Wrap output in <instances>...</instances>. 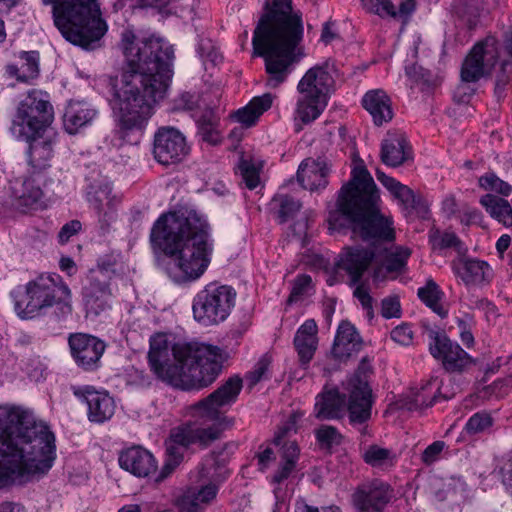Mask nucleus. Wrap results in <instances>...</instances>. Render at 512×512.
I'll use <instances>...</instances> for the list:
<instances>
[{
	"label": "nucleus",
	"mask_w": 512,
	"mask_h": 512,
	"mask_svg": "<svg viewBox=\"0 0 512 512\" xmlns=\"http://www.w3.org/2000/svg\"><path fill=\"white\" fill-rule=\"evenodd\" d=\"M362 105L372 116L373 122L377 126H381L393 118L391 100L381 89L368 91L362 99Z\"/></svg>",
	"instance_id": "31"
},
{
	"label": "nucleus",
	"mask_w": 512,
	"mask_h": 512,
	"mask_svg": "<svg viewBox=\"0 0 512 512\" xmlns=\"http://www.w3.org/2000/svg\"><path fill=\"white\" fill-rule=\"evenodd\" d=\"M312 278L307 274L298 275L293 281L292 289L287 303L292 304L300 300L311 289Z\"/></svg>",
	"instance_id": "48"
},
{
	"label": "nucleus",
	"mask_w": 512,
	"mask_h": 512,
	"mask_svg": "<svg viewBox=\"0 0 512 512\" xmlns=\"http://www.w3.org/2000/svg\"><path fill=\"white\" fill-rule=\"evenodd\" d=\"M364 8L380 17H397V10L390 0H361Z\"/></svg>",
	"instance_id": "47"
},
{
	"label": "nucleus",
	"mask_w": 512,
	"mask_h": 512,
	"mask_svg": "<svg viewBox=\"0 0 512 512\" xmlns=\"http://www.w3.org/2000/svg\"><path fill=\"white\" fill-rule=\"evenodd\" d=\"M39 60L38 51H21L18 55V63L6 65V74L18 82L30 83L39 76Z\"/></svg>",
	"instance_id": "30"
},
{
	"label": "nucleus",
	"mask_w": 512,
	"mask_h": 512,
	"mask_svg": "<svg viewBox=\"0 0 512 512\" xmlns=\"http://www.w3.org/2000/svg\"><path fill=\"white\" fill-rule=\"evenodd\" d=\"M71 355L76 364L85 371H94L99 367L106 344L99 338L84 334H71L68 338Z\"/></svg>",
	"instance_id": "19"
},
{
	"label": "nucleus",
	"mask_w": 512,
	"mask_h": 512,
	"mask_svg": "<svg viewBox=\"0 0 512 512\" xmlns=\"http://www.w3.org/2000/svg\"><path fill=\"white\" fill-rule=\"evenodd\" d=\"M52 7L54 25L71 44L94 50L108 30L98 0H42Z\"/></svg>",
	"instance_id": "8"
},
{
	"label": "nucleus",
	"mask_w": 512,
	"mask_h": 512,
	"mask_svg": "<svg viewBox=\"0 0 512 512\" xmlns=\"http://www.w3.org/2000/svg\"><path fill=\"white\" fill-rule=\"evenodd\" d=\"M330 165L323 158H307L301 162L297 171V180L307 190L316 191L326 188Z\"/></svg>",
	"instance_id": "24"
},
{
	"label": "nucleus",
	"mask_w": 512,
	"mask_h": 512,
	"mask_svg": "<svg viewBox=\"0 0 512 512\" xmlns=\"http://www.w3.org/2000/svg\"><path fill=\"white\" fill-rule=\"evenodd\" d=\"M83 291L97 292V291H105L107 294H111L109 285L106 281V278H103L99 275H93L88 286L84 288Z\"/></svg>",
	"instance_id": "62"
},
{
	"label": "nucleus",
	"mask_w": 512,
	"mask_h": 512,
	"mask_svg": "<svg viewBox=\"0 0 512 512\" xmlns=\"http://www.w3.org/2000/svg\"><path fill=\"white\" fill-rule=\"evenodd\" d=\"M82 228L79 220H71L64 224L58 233V241L61 244L67 243L70 238L76 235Z\"/></svg>",
	"instance_id": "59"
},
{
	"label": "nucleus",
	"mask_w": 512,
	"mask_h": 512,
	"mask_svg": "<svg viewBox=\"0 0 512 512\" xmlns=\"http://www.w3.org/2000/svg\"><path fill=\"white\" fill-rule=\"evenodd\" d=\"M417 295L427 307L441 318L447 316L448 310L441 303L444 293L434 280L428 279L425 286L418 289Z\"/></svg>",
	"instance_id": "37"
},
{
	"label": "nucleus",
	"mask_w": 512,
	"mask_h": 512,
	"mask_svg": "<svg viewBox=\"0 0 512 512\" xmlns=\"http://www.w3.org/2000/svg\"><path fill=\"white\" fill-rule=\"evenodd\" d=\"M381 315L386 319L401 317V305L398 296H388L382 300Z\"/></svg>",
	"instance_id": "53"
},
{
	"label": "nucleus",
	"mask_w": 512,
	"mask_h": 512,
	"mask_svg": "<svg viewBox=\"0 0 512 512\" xmlns=\"http://www.w3.org/2000/svg\"><path fill=\"white\" fill-rule=\"evenodd\" d=\"M502 484L512 496V454L500 469Z\"/></svg>",
	"instance_id": "61"
},
{
	"label": "nucleus",
	"mask_w": 512,
	"mask_h": 512,
	"mask_svg": "<svg viewBox=\"0 0 512 512\" xmlns=\"http://www.w3.org/2000/svg\"><path fill=\"white\" fill-rule=\"evenodd\" d=\"M272 201L279 206L278 218L280 223L294 217L301 208V203L287 194H277Z\"/></svg>",
	"instance_id": "42"
},
{
	"label": "nucleus",
	"mask_w": 512,
	"mask_h": 512,
	"mask_svg": "<svg viewBox=\"0 0 512 512\" xmlns=\"http://www.w3.org/2000/svg\"><path fill=\"white\" fill-rule=\"evenodd\" d=\"M190 147L184 134L171 126L158 128L153 138V157L161 165L170 166L182 162Z\"/></svg>",
	"instance_id": "16"
},
{
	"label": "nucleus",
	"mask_w": 512,
	"mask_h": 512,
	"mask_svg": "<svg viewBox=\"0 0 512 512\" xmlns=\"http://www.w3.org/2000/svg\"><path fill=\"white\" fill-rule=\"evenodd\" d=\"M429 338L430 354L441 361L448 372H461L472 363L470 355L460 345L451 341L443 330L425 326Z\"/></svg>",
	"instance_id": "15"
},
{
	"label": "nucleus",
	"mask_w": 512,
	"mask_h": 512,
	"mask_svg": "<svg viewBox=\"0 0 512 512\" xmlns=\"http://www.w3.org/2000/svg\"><path fill=\"white\" fill-rule=\"evenodd\" d=\"M217 493L218 486L215 483L187 487L174 499V506L178 512H204L215 500Z\"/></svg>",
	"instance_id": "23"
},
{
	"label": "nucleus",
	"mask_w": 512,
	"mask_h": 512,
	"mask_svg": "<svg viewBox=\"0 0 512 512\" xmlns=\"http://www.w3.org/2000/svg\"><path fill=\"white\" fill-rule=\"evenodd\" d=\"M390 334L392 340L401 345H409L413 339V332L408 324L395 327Z\"/></svg>",
	"instance_id": "58"
},
{
	"label": "nucleus",
	"mask_w": 512,
	"mask_h": 512,
	"mask_svg": "<svg viewBox=\"0 0 512 512\" xmlns=\"http://www.w3.org/2000/svg\"><path fill=\"white\" fill-rule=\"evenodd\" d=\"M334 87V79L329 64L316 65L310 68L297 85L295 119L303 124L315 121L328 105L329 95Z\"/></svg>",
	"instance_id": "12"
},
{
	"label": "nucleus",
	"mask_w": 512,
	"mask_h": 512,
	"mask_svg": "<svg viewBox=\"0 0 512 512\" xmlns=\"http://www.w3.org/2000/svg\"><path fill=\"white\" fill-rule=\"evenodd\" d=\"M11 296L14 309L22 319L33 318L52 306H56L59 319L72 313L70 289L57 274L40 275L29 281L24 290L12 291Z\"/></svg>",
	"instance_id": "9"
},
{
	"label": "nucleus",
	"mask_w": 512,
	"mask_h": 512,
	"mask_svg": "<svg viewBox=\"0 0 512 512\" xmlns=\"http://www.w3.org/2000/svg\"><path fill=\"white\" fill-rule=\"evenodd\" d=\"M315 436L322 448L330 449L342 442V435L331 425H322L315 431Z\"/></svg>",
	"instance_id": "46"
},
{
	"label": "nucleus",
	"mask_w": 512,
	"mask_h": 512,
	"mask_svg": "<svg viewBox=\"0 0 512 512\" xmlns=\"http://www.w3.org/2000/svg\"><path fill=\"white\" fill-rule=\"evenodd\" d=\"M479 202L492 218L506 227L512 226V207L506 199L487 193L480 198Z\"/></svg>",
	"instance_id": "36"
},
{
	"label": "nucleus",
	"mask_w": 512,
	"mask_h": 512,
	"mask_svg": "<svg viewBox=\"0 0 512 512\" xmlns=\"http://www.w3.org/2000/svg\"><path fill=\"white\" fill-rule=\"evenodd\" d=\"M379 201V193L369 171L363 165L355 166L351 179L339 192L337 210L329 214V228L340 230L348 222L355 236L372 242L373 246L378 242L394 241L392 221L380 213ZM378 254L375 247H346L339 254L336 265L349 275L350 284L355 285Z\"/></svg>",
	"instance_id": "2"
},
{
	"label": "nucleus",
	"mask_w": 512,
	"mask_h": 512,
	"mask_svg": "<svg viewBox=\"0 0 512 512\" xmlns=\"http://www.w3.org/2000/svg\"><path fill=\"white\" fill-rule=\"evenodd\" d=\"M392 493L389 484L374 479L359 485L351 498L357 512H383L392 498Z\"/></svg>",
	"instance_id": "18"
},
{
	"label": "nucleus",
	"mask_w": 512,
	"mask_h": 512,
	"mask_svg": "<svg viewBox=\"0 0 512 512\" xmlns=\"http://www.w3.org/2000/svg\"><path fill=\"white\" fill-rule=\"evenodd\" d=\"M353 295H354V297H356L359 300L363 309H365L367 311V315L370 318H372L374 315L373 298L370 295L368 288L365 287L364 284H360L355 288Z\"/></svg>",
	"instance_id": "55"
},
{
	"label": "nucleus",
	"mask_w": 512,
	"mask_h": 512,
	"mask_svg": "<svg viewBox=\"0 0 512 512\" xmlns=\"http://www.w3.org/2000/svg\"><path fill=\"white\" fill-rule=\"evenodd\" d=\"M410 157V147L402 133H388L382 140L380 158L389 167H399Z\"/></svg>",
	"instance_id": "29"
},
{
	"label": "nucleus",
	"mask_w": 512,
	"mask_h": 512,
	"mask_svg": "<svg viewBox=\"0 0 512 512\" xmlns=\"http://www.w3.org/2000/svg\"><path fill=\"white\" fill-rule=\"evenodd\" d=\"M242 387L240 377H230L207 397L188 407L193 420L171 429L165 442L167 458L157 482L166 478L181 463L184 452L191 445L206 448L221 437L226 427L233 424L225 412L237 401Z\"/></svg>",
	"instance_id": "7"
},
{
	"label": "nucleus",
	"mask_w": 512,
	"mask_h": 512,
	"mask_svg": "<svg viewBox=\"0 0 512 512\" xmlns=\"http://www.w3.org/2000/svg\"><path fill=\"white\" fill-rule=\"evenodd\" d=\"M263 9L253 34V56L264 58L266 84L276 88L304 56L303 20L301 12L293 11L292 0H266Z\"/></svg>",
	"instance_id": "5"
},
{
	"label": "nucleus",
	"mask_w": 512,
	"mask_h": 512,
	"mask_svg": "<svg viewBox=\"0 0 512 512\" xmlns=\"http://www.w3.org/2000/svg\"><path fill=\"white\" fill-rule=\"evenodd\" d=\"M396 454L392 450L382 448L378 445H371L363 454L364 461L375 468L387 470L396 463Z\"/></svg>",
	"instance_id": "40"
},
{
	"label": "nucleus",
	"mask_w": 512,
	"mask_h": 512,
	"mask_svg": "<svg viewBox=\"0 0 512 512\" xmlns=\"http://www.w3.org/2000/svg\"><path fill=\"white\" fill-rule=\"evenodd\" d=\"M218 120L219 118L212 109H206L198 119V134L204 142L211 145H217L221 142L217 130Z\"/></svg>",
	"instance_id": "39"
},
{
	"label": "nucleus",
	"mask_w": 512,
	"mask_h": 512,
	"mask_svg": "<svg viewBox=\"0 0 512 512\" xmlns=\"http://www.w3.org/2000/svg\"><path fill=\"white\" fill-rule=\"evenodd\" d=\"M429 241L434 249H459L461 241L454 232H441L438 229H432L429 233Z\"/></svg>",
	"instance_id": "44"
},
{
	"label": "nucleus",
	"mask_w": 512,
	"mask_h": 512,
	"mask_svg": "<svg viewBox=\"0 0 512 512\" xmlns=\"http://www.w3.org/2000/svg\"><path fill=\"white\" fill-rule=\"evenodd\" d=\"M478 184L483 190L494 192L504 197L509 196L512 192V186L493 172L482 175L478 179Z\"/></svg>",
	"instance_id": "41"
},
{
	"label": "nucleus",
	"mask_w": 512,
	"mask_h": 512,
	"mask_svg": "<svg viewBox=\"0 0 512 512\" xmlns=\"http://www.w3.org/2000/svg\"><path fill=\"white\" fill-rule=\"evenodd\" d=\"M317 324L315 320H306L297 330L294 337V347L297 351L301 366L306 367L317 350Z\"/></svg>",
	"instance_id": "28"
},
{
	"label": "nucleus",
	"mask_w": 512,
	"mask_h": 512,
	"mask_svg": "<svg viewBox=\"0 0 512 512\" xmlns=\"http://www.w3.org/2000/svg\"><path fill=\"white\" fill-rule=\"evenodd\" d=\"M294 512H342L336 505H328L316 507L309 505L304 499L300 498L295 501Z\"/></svg>",
	"instance_id": "57"
},
{
	"label": "nucleus",
	"mask_w": 512,
	"mask_h": 512,
	"mask_svg": "<svg viewBox=\"0 0 512 512\" xmlns=\"http://www.w3.org/2000/svg\"><path fill=\"white\" fill-rule=\"evenodd\" d=\"M150 242L154 251L170 258L166 272L177 284L197 280L210 264L208 224L193 210L162 214L153 224Z\"/></svg>",
	"instance_id": "4"
},
{
	"label": "nucleus",
	"mask_w": 512,
	"mask_h": 512,
	"mask_svg": "<svg viewBox=\"0 0 512 512\" xmlns=\"http://www.w3.org/2000/svg\"><path fill=\"white\" fill-rule=\"evenodd\" d=\"M465 3L459 0L455 5L456 13L465 21V24L469 29H473L477 25V13L474 7H467V11L464 8Z\"/></svg>",
	"instance_id": "56"
},
{
	"label": "nucleus",
	"mask_w": 512,
	"mask_h": 512,
	"mask_svg": "<svg viewBox=\"0 0 512 512\" xmlns=\"http://www.w3.org/2000/svg\"><path fill=\"white\" fill-rule=\"evenodd\" d=\"M258 461L259 470L264 471L275 460V454L272 448L266 447L263 451L255 455Z\"/></svg>",
	"instance_id": "63"
},
{
	"label": "nucleus",
	"mask_w": 512,
	"mask_h": 512,
	"mask_svg": "<svg viewBox=\"0 0 512 512\" xmlns=\"http://www.w3.org/2000/svg\"><path fill=\"white\" fill-rule=\"evenodd\" d=\"M455 274L462 279L466 285L488 284L492 277L490 265L483 260L463 258L453 264Z\"/></svg>",
	"instance_id": "26"
},
{
	"label": "nucleus",
	"mask_w": 512,
	"mask_h": 512,
	"mask_svg": "<svg viewBox=\"0 0 512 512\" xmlns=\"http://www.w3.org/2000/svg\"><path fill=\"white\" fill-rule=\"evenodd\" d=\"M376 177L401 202L407 214L416 213L424 217L428 213V205L420 194H415L408 186L387 176L380 169L376 170Z\"/></svg>",
	"instance_id": "22"
},
{
	"label": "nucleus",
	"mask_w": 512,
	"mask_h": 512,
	"mask_svg": "<svg viewBox=\"0 0 512 512\" xmlns=\"http://www.w3.org/2000/svg\"><path fill=\"white\" fill-rule=\"evenodd\" d=\"M272 101V95L269 93L255 97L248 105L238 109L233 114V117L244 126L251 127L257 122L259 117L271 107Z\"/></svg>",
	"instance_id": "35"
},
{
	"label": "nucleus",
	"mask_w": 512,
	"mask_h": 512,
	"mask_svg": "<svg viewBox=\"0 0 512 512\" xmlns=\"http://www.w3.org/2000/svg\"><path fill=\"white\" fill-rule=\"evenodd\" d=\"M11 205L20 213H28L43 207L44 192L35 177H17L9 182Z\"/></svg>",
	"instance_id": "20"
},
{
	"label": "nucleus",
	"mask_w": 512,
	"mask_h": 512,
	"mask_svg": "<svg viewBox=\"0 0 512 512\" xmlns=\"http://www.w3.org/2000/svg\"><path fill=\"white\" fill-rule=\"evenodd\" d=\"M494 420L487 411H480L473 414L465 425V431L469 435L483 433L492 427Z\"/></svg>",
	"instance_id": "45"
},
{
	"label": "nucleus",
	"mask_w": 512,
	"mask_h": 512,
	"mask_svg": "<svg viewBox=\"0 0 512 512\" xmlns=\"http://www.w3.org/2000/svg\"><path fill=\"white\" fill-rule=\"evenodd\" d=\"M271 357L267 354L263 355L256 363L255 367L248 374V379L252 385L257 384L261 380L267 378Z\"/></svg>",
	"instance_id": "51"
},
{
	"label": "nucleus",
	"mask_w": 512,
	"mask_h": 512,
	"mask_svg": "<svg viewBox=\"0 0 512 512\" xmlns=\"http://www.w3.org/2000/svg\"><path fill=\"white\" fill-rule=\"evenodd\" d=\"M349 398L337 388H324L316 397L315 417L319 420L340 419L348 411L351 425H362L371 418L372 390L368 383L356 376L348 381Z\"/></svg>",
	"instance_id": "10"
},
{
	"label": "nucleus",
	"mask_w": 512,
	"mask_h": 512,
	"mask_svg": "<svg viewBox=\"0 0 512 512\" xmlns=\"http://www.w3.org/2000/svg\"><path fill=\"white\" fill-rule=\"evenodd\" d=\"M119 464L121 468L137 477H148L157 469V462L152 453L141 446H133L121 452Z\"/></svg>",
	"instance_id": "25"
},
{
	"label": "nucleus",
	"mask_w": 512,
	"mask_h": 512,
	"mask_svg": "<svg viewBox=\"0 0 512 512\" xmlns=\"http://www.w3.org/2000/svg\"><path fill=\"white\" fill-rule=\"evenodd\" d=\"M239 169L246 187L250 190L255 189L260 182L259 169L248 161H242Z\"/></svg>",
	"instance_id": "50"
},
{
	"label": "nucleus",
	"mask_w": 512,
	"mask_h": 512,
	"mask_svg": "<svg viewBox=\"0 0 512 512\" xmlns=\"http://www.w3.org/2000/svg\"><path fill=\"white\" fill-rule=\"evenodd\" d=\"M339 37L336 32V22L333 20H328L323 24L320 40L325 44H330L333 40Z\"/></svg>",
	"instance_id": "60"
},
{
	"label": "nucleus",
	"mask_w": 512,
	"mask_h": 512,
	"mask_svg": "<svg viewBox=\"0 0 512 512\" xmlns=\"http://www.w3.org/2000/svg\"><path fill=\"white\" fill-rule=\"evenodd\" d=\"M378 242L375 244V248L378 251V257L384 255L382 266H378L374 269L373 277L379 279L382 275V269L385 268L387 273H403L406 269L407 260L411 255V251L407 247L398 246L394 249H388L382 247Z\"/></svg>",
	"instance_id": "32"
},
{
	"label": "nucleus",
	"mask_w": 512,
	"mask_h": 512,
	"mask_svg": "<svg viewBox=\"0 0 512 512\" xmlns=\"http://www.w3.org/2000/svg\"><path fill=\"white\" fill-rule=\"evenodd\" d=\"M97 115V111L86 103L70 104L64 113L63 123L69 134H75L78 130L91 123Z\"/></svg>",
	"instance_id": "34"
},
{
	"label": "nucleus",
	"mask_w": 512,
	"mask_h": 512,
	"mask_svg": "<svg viewBox=\"0 0 512 512\" xmlns=\"http://www.w3.org/2000/svg\"><path fill=\"white\" fill-rule=\"evenodd\" d=\"M446 444L444 441H435L432 444H430L426 449L423 451L421 455V460L425 465H431L435 461H437L440 457V454L444 450Z\"/></svg>",
	"instance_id": "54"
},
{
	"label": "nucleus",
	"mask_w": 512,
	"mask_h": 512,
	"mask_svg": "<svg viewBox=\"0 0 512 512\" xmlns=\"http://www.w3.org/2000/svg\"><path fill=\"white\" fill-rule=\"evenodd\" d=\"M236 301V291L228 285L208 284L193 300L194 319L204 326L227 319Z\"/></svg>",
	"instance_id": "14"
},
{
	"label": "nucleus",
	"mask_w": 512,
	"mask_h": 512,
	"mask_svg": "<svg viewBox=\"0 0 512 512\" xmlns=\"http://www.w3.org/2000/svg\"><path fill=\"white\" fill-rule=\"evenodd\" d=\"M56 458L55 435L19 408L0 407V490L46 474Z\"/></svg>",
	"instance_id": "3"
},
{
	"label": "nucleus",
	"mask_w": 512,
	"mask_h": 512,
	"mask_svg": "<svg viewBox=\"0 0 512 512\" xmlns=\"http://www.w3.org/2000/svg\"><path fill=\"white\" fill-rule=\"evenodd\" d=\"M111 294L107 292L97 291H83L84 305L87 313L93 315H99L108 307V300Z\"/></svg>",
	"instance_id": "43"
},
{
	"label": "nucleus",
	"mask_w": 512,
	"mask_h": 512,
	"mask_svg": "<svg viewBox=\"0 0 512 512\" xmlns=\"http://www.w3.org/2000/svg\"><path fill=\"white\" fill-rule=\"evenodd\" d=\"M121 49L125 57L120 85L111 79L110 101L119 132L142 131L153 115L154 105L166 94L172 77V46L160 38L136 41L131 31H124Z\"/></svg>",
	"instance_id": "1"
},
{
	"label": "nucleus",
	"mask_w": 512,
	"mask_h": 512,
	"mask_svg": "<svg viewBox=\"0 0 512 512\" xmlns=\"http://www.w3.org/2000/svg\"><path fill=\"white\" fill-rule=\"evenodd\" d=\"M74 395L86 403L87 417L90 422L101 424L112 418L116 404L114 398L105 390H96L93 386L74 387Z\"/></svg>",
	"instance_id": "21"
},
{
	"label": "nucleus",
	"mask_w": 512,
	"mask_h": 512,
	"mask_svg": "<svg viewBox=\"0 0 512 512\" xmlns=\"http://www.w3.org/2000/svg\"><path fill=\"white\" fill-rule=\"evenodd\" d=\"M34 137L27 141L29 145V163L35 171H41L50 167V161L53 158V146L56 143V134H47L45 138Z\"/></svg>",
	"instance_id": "33"
},
{
	"label": "nucleus",
	"mask_w": 512,
	"mask_h": 512,
	"mask_svg": "<svg viewBox=\"0 0 512 512\" xmlns=\"http://www.w3.org/2000/svg\"><path fill=\"white\" fill-rule=\"evenodd\" d=\"M361 347L362 340L356 328L347 321L341 322L331 351L333 357L339 361H346Z\"/></svg>",
	"instance_id": "27"
},
{
	"label": "nucleus",
	"mask_w": 512,
	"mask_h": 512,
	"mask_svg": "<svg viewBox=\"0 0 512 512\" xmlns=\"http://www.w3.org/2000/svg\"><path fill=\"white\" fill-rule=\"evenodd\" d=\"M501 42L494 36L488 35L476 42L463 60L459 84L453 94V99L458 104H466L470 101L475 89L469 83H476L481 78L490 77L495 65L499 61Z\"/></svg>",
	"instance_id": "11"
},
{
	"label": "nucleus",
	"mask_w": 512,
	"mask_h": 512,
	"mask_svg": "<svg viewBox=\"0 0 512 512\" xmlns=\"http://www.w3.org/2000/svg\"><path fill=\"white\" fill-rule=\"evenodd\" d=\"M297 417L291 415L289 419L278 428L273 438V443L280 447L281 462L272 475L273 484H281L287 480L295 470L300 455V448L296 441L287 439L289 434L296 432Z\"/></svg>",
	"instance_id": "17"
},
{
	"label": "nucleus",
	"mask_w": 512,
	"mask_h": 512,
	"mask_svg": "<svg viewBox=\"0 0 512 512\" xmlns=\"http://www.w3.org/2000/svg\"><path fill=\"white\" fill-rule=\"evenodd\" d=\"M221 453L212 452L203 461L199 470L200 478L210 480L209 483L222 481L226 478L225 459Z\"/></svg>",
	"instance_id": "38"
},
{
	"label": "nucleus",
	"mask_w": 512,
	"mask_h": 512,
	"mask_svg": "<svg viewBox=\"0 0 512 512\" xmlns=\"http://www.w3.org/2000/svg\"><path fill=\"white\" fill-rule=\"evenodd\" d=\"M508 65H509V61H507V60L502 61L501 65H500V69H499L498 73L496 74L494 92L498 99L503 97L506 86L509 84V82L512 79V74L509 71H507Z\"/></svg>",
	"instance_id": "52"
},
{
	"label": "nucleus",
	"mask_w": 512,
	"mask_h": 512,
	"mask_svg": "<svg viewBox=\"0 0 512 512\" xmlns=\"http://www.w3.org/2000/svg\"><path fill=\"white\" fill-rule=\"evenodd\" d=\"M53 119L54 111L49 95L42 90L32 89L19 101L10 131L19 140H33L47 132Z\"/></svg>",
	"instance_id": "13"
},
{
	"label": "nucleus",
	"mask_w": 512,
	"mask_h": 512,
	"mask_svg": "<svg viewBox=\"0 0 512 512\" xmlns=\"http://www.w3.org/2000/svg\"><path fill=\"white\" fill-rule=\"evenodd\" d=\"M430 386H432V383H427L425 386L421 388L420 391H418L415 394L413 400L406 403V407L408 410H418L423 407H429L433 405V403L436 400V392H434L431 396L426 395V391Z\"/></svg>",
	"instance_id": "49"
},
{
	"label": "nucleus",
	"mask_w": 512,
	"mask_h": 512,
	"mask_svg": "<svg viewBox=\"0 0 512 512\" xmlns=\"http://www.w3.org/2000/svg\"><path fill=\"white\" fill-rule=\"evenodd\" d=\"M228 355L221 348L199 342L170 344L164 333L150 338L148 364L155 377L184 391L210 386Z\"/></svg>",
	"instance_id": "6"
},
{
	"label": "nucleus",
	"mask_w": 512,
	"mask_h": 512,
	"mask_svg": "<svg viewBox=\"0 0 512 512\" xmlns=\"http://www.w3.org/2000/svg\"><path fill=\"white\" fill-rule=\"evenodd\" d=\"M493 391L497 393L498 396H505L512 392V374L507 376L504 379L497 380L492 385Z\"/></svg>",
	"instance_id": "64"
}]
</instances>
